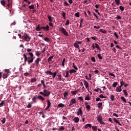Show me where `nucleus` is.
Listing matches in <instances>:
<instances>
[{"mask_svg": "<svg viewBox=\"0 0 131 131\" xmlns=\"http://www.w3.org/2000/svg\"><path fill=\"white\" fill-rule=\"evenodd\" d=\"M61 15L62 16V17L64 19H66V13L62 12Z\"/></svg>", "mask_w": 131, "mask_h": 131, "instance_id": "nucleus-43", "label": "nucleus"}, {"mask_svg": "<svg viewBox=\"0 0 131 131\" xmlns=\"http://www.w3.org/2000/svg\"><path fill=\"white\" fill-rule=\"evenodd\" d=\"M123 85H124V82L123 81V80H122V79H121L120 80V85L121 86H123Z\"/></svg>", "mask_w": 131, "mask_h": 131, "instance_id": "nucleus-32", "label": "nucleus"}, {"mask_svg": "<svg viewBox=\"0 0 131 131\" xmlns=\"http://www.w3.org/2000/svg\"><path fill=\"white\" fill-rule=\"evenodd\" d=\"M23 56L25 64H26V62H28L29 64H30V63H32L33 60L35 59V57H34L33 53L31 52L27 53L26 54H24Z\"/></svg>", "mask_w": 131, "mask_h": 131, "instance_id": "nucleus-1", "label": "nucleus"}, {"mask_svg": "<svg viewBox=\"0 0 131 131\" xmlns=\"http://www.w3.org/2000/svg\"><path fill=\"white\" fill-rule=\"evenodd\" d=\"M66 61V59L65 58H63L62 62V66H65V62Z\"/></svg>", "mask_w": 131, "mask_h": 131, "instance_id": "nucleus-47", "label": "nucleus"}, {"mask_svg": "<svg viewBox=\"0 0 131 131\" xmlns=\"http://www.w3.org/2000/svg\"><path fill=\"white\" fill-rule=\"evenodd\" d=\"M70 23L69 20L68 19L67 20L66 23L65 24L66 26H68V25Z\"/></svg>", "mask_w": 131, "mask_h": 131, "instance_id": "nucleus-60", "label": "nucleus"}, {"mask_svg": "<svg viewBox=\"0 0 131 131\" xmlns=\"http://www.w3.org/2000/svg\"><path fill=\"white\" fill-rule=\"evenodd\" d=\"M77 114L78 116H79V115L80 116H82V115L83 114V113H82V110H81V107H80L78 110V111L77 112Z\"/></svg>", "mask_w": 131, "mask_h": 131, "instance_id": "nucleus-7", "label": "nucleus"}, {"mask_svg": "<svg viewBox=\"0 0 131 131\" xmlns=\"http://www.w3.org/2000/svg\"><path fill=\"white\" fill-rule=\"evenodd\" d=\"M99 31H100V32H102V33H104V34H106V33H107V31L105 30H104L102 29H100L99 30Z\"/></svg>", "mask_w": 131, "mask_h": 131, "instance_id": "nucleus-20", "label": "nucleus"}, {"mask_svg": "<svg viewBox=\"0 0 131 131\" xmlns=\"http://www.w3.org/2000/svg\"><path fill=\"white\" fill-rule=\"evenodd\" d=\"M97 119L100 124H103L104 125L106 124V123L103 121V116H102V115L100 114L97 115Z\"/></svg>", "mask_w": 131, "mask_h": 131, "instance_id": "nucleus-5", "label": "nucleus"}, {"mask_svg": "<svg viewBox=\"0 0 131 131\" xmlns=\"http://www.w3.org/2000/svg\"><path fill=\"white\" fill-rule=\"evenodd\" d=\"M86 109L88 111L91 110V106L90 105L86 106Z\"/></svg>", "mask_w": 131, "mask_h": 131, "instance_id": "nucleus-57", "label": "nucleus"}, {"mask_svg": "<svg viewBox=\"0 0 131 131\" xmlns=\"http://www.w3.org/2000/svg\"><path fill=\"white\" fill-rule=\"evenodd\" d=\"M123 93H124L125 96H126V97H127V96L128 95V94H127V91H126V90H123Z\"/></svg>", "mask_w": 131, "mask_h": 131, "instance_id": "nucleus-31", "label": "nucleus"}, {"mask_svg": "<svg viewBox=\"0 0 131 131\" xmlns=\"http://www.w3.org/2000/svg\"><path fill=\"white\" fill-rule=\"evenodd\" d=\"M57 106L59 108H61V107H64L65 106V105L63 103H59L58 104Z\"/></svg>", "mask_w": 131, "mask_h": 131, "instance_id": "nucleus-35", "label": "nucleus"}, {"mask_svg": "<svg viewBox=\"0 0 131 131\" xmlns=\"http://www.w3.org/2000/svg\"><path fill=\"white\" fill-rule=\"evenodd\" d=\"M121 100H122L123 102H124V103H127L126 99H125V98H124V97L121 96Z\"/></svg>", "mask_w": 131, "mask_h": 131, "instance_id": "nucleus-26", "label": "nucleus"}, {"mask_svg": "<svg viewBox=\"0 0 131 131\" xmlns=\"http://www.w3.org/2000/svg\"><path fill=\"white\" fill-rule=\"evenodd\" d=\"M67 96H68V92H65L63 94V97L67 98Z\"/></svg>", "mask_w": 131, "mask_h": 131, "instance_id": "nucleus-41", "label": "nucleus"}, {"mask_svg": "<svg viewBox=\"0 0 131 131\" xmlns=\"http://www.w3.org/2000/svg\"><path fill=\"white\" fill-rule=\"evenodd\" d=\"M28 8L31 10V9H34V5H32L31 6H29Z\"/></svg>", "mask_w": 131, "mask_h": 131, "instance_id": "nucleus-45", "label": "nucleus"}, {"mask_svg": "<svg viewBox=\"0 0 131 131\" xmlns=\"http://www.w3.org/2000/svg\"><path fill=\"white\" fill-rule=\"evenodd\" d=\"M97 56L98 59H99V60H102V59H103V57H102V55H101V54H98L97 55Z\"/></svg>", "mask_w": 131, "mask_h": 131, "instance_id": "nucleus-38", "label": "nucleus"}, {"mask_svg": "<svg viewBox=\"0 0 131 131\" xmlns=\"http://www.w3.org/2000/svg\"><path fill=\"white\" fill-rule=\"evenodd\" d=\"M46 74H47L48 75H52V77L53 78H55V77H56V75H57V72H55L54 73L52 72L51 71H47L46 72H45Z\"/></svg>", "mask_w": 131, "mask_h": 131, "instance_id": "nucleus-6", "label": "nucleus"}, {"mask_svg": "<svg viewBox=\"0 0 131 131\" xmlns=\"http://www.w3.org/2000/svg\"><path fill=\"white\" fill-rule=\"evenodd\" d=\"M1 122L3 123V124H5L6 122V118H4L2 120Z\"/></svg>", "mask_w": 131, "mask_h": 131, "instance_id": "nucleus-52", "label": "nucleus"}, {"mask_svg": "<svg viewBox=\"0 0 131 131\" xmlns=\"http://www.w3.org/2000/svg\"><path fill=\"white\" fill-rule=\"evenodd\" d=\"M32 103L31 102H28V105L27 106V108H31L32 107Z\"/></svg>", "mask_w": 131, "mask_h": 131, "instance_id": "nucleus-34", "label": "nucleus"}, {"mask_svg": "<svg viewBox=\"0 0 131 131\" xmlns=\"http://www.w3.org/2000/svg\"><path fill=\"white\" fill-rule=\"evenodd\" d=\"M91 127H92V129L94 131L98 130V126H91Z\"/></svg>", "mask_w": 131, "mask_h": 131, "instance_id": "nucleus-22", "label": "nucleus"}, {"mask_svg": "<svg viewBox=\"0 0 131 131\" xmlns=\"http://www.w3.org/2000/svg\"><path fill=\"white\" fill-rule=\"evenodd\" d=\"M79 15H80L79 12H77L75 13V16H76V17H77L78 18H79L80 17Z\"/></svg>", "mask_w": 131, "mask_h": 131, "instance_id": "nucleus-61", "label": "nucleus"}, {"mask_svg": "<svg viewBox=\"0 0 131 131\" xmlns=\"http://www.w3.org/2000/svg\"><path fill=\"white\" fill-rule=\"evenodd\" d=\"M49 21V22H52L53 21V19H52V18H53L52 16H50V15H48L47 16Z\"/></svg>", "mask_w": 131, "mask_h": 131, "instance_id": "nucleus-29", "label": "nucleus"}, {"mask_svg": "<svg viewBox=\"0 0 131 131\" xmlns=\"http://www.w3.org/2000/svg\"><path fill=\"white\" fill-rule=\"evenodd\" d=\"M59 31L66 36H69V34L68 33V32L66 31V29H65V28L63 27L59 28Z\"/></svg>", "mask_w": 131, "mask_h": 131, "instance_id": "nucleus-4", "label": "nucleus"}, {"mask_svg": "<svg viewBox=\"0 0 131 131\" xmlns=\"http://www.w3.org/2000/svg\"><path fill=\"white\" fill-rule=\"evenodd\" d=\"M102 105H103V104L102 103V102L99 103L97 104L98 108H99V109H102Z\"/></svg>", "mask_w": 131, "mask_h": 131, "instance_id": "nucleus-25", "label": "nucleus"}, {"mask_svg": "<svg viewBox=\"0 0 131 131\" xmlns=\"http://www.w3.org/2000/svg\"><path fill=\"white\" fill-rule=\"evenodd\" d=\"M53 58H54V55L49 57V58L48 59V61L51 62V61H52V60L53 59Z\"/></svg>", "mask_w": 131, "mask_h": 131, "instance_id": "nucleus-33", "label": "nucleus"}, {"mask_svg": "<svg viewBox=\"0 0 131 131\" xmlns=\"http://www.w3.org/2000/svg\"><path fill=\"white\" fill-rule=\"evenodd\" d=\"M51 101H50V100L48 99L47 100V106L45 108V110H48V109H49V108H50V107L51 106Z\"/></svg>", "mask_w": 131, "mask_h": 131, "instance_id": "nucleus-9", "label": "nucleus"}, {"mask_svg": "<svg viewBox=\"0 0 131 131\" xmlns=\"http://www.w3.org/2000/svg\"><path fill=\"white\" fill-rule=\"evenodd\" d=\"M35 30H36V31H40V30H41V29L40 28V25H38V26L36 27Z\"/></svg>", "mask_w": 131, "mask_h": 131, "instance_id": "nucleus-18", "label": "nucleus"}, {"mask_svg": "<svg viewBox=\"0 0 131 131\" xmlns=\"http://www.w3.org/2000/svg\"><path fill=\"white\" fill-rule=\"evenodd\" d=\"M73 67L74 68V69H75V70H78V68H77V67H76L74 63H73Z\"/></svg>", "mask_w": 131, "mask_h": 131, "instance_id": "nucleus-59", "label": "nucleus"}, {"mask_svg": "<svg viewBox=\"0 0 131 131\" xmlns=\"http://www.w3.org/2000/svg\"><path fill=\"white\" fill-rule=\"evenodd\" d=\"M119 9L120 10H121V11H122V12H123V11H124V7L123 6H120L119 7Z\"/></svg>", "mask_w": 131, "mask_h": 131, "instance_id": "nucleus-51", "label": "nucleus"}, {"mask_svg": "<svg viewBox=\"0 0 131 131\" xmlns=\"http://www.w3.org/2000/svg\"><path fill=\"white\" fill-rule=\"evenodd\" d=\"M69 71H67L66 72V75L65 76L66 78H67V77H69Z\"/></svg>", "mask_w": 131, "mask_h": 131, "instance_id": "nucleus-46", "label": "nucleus"}, {"mask_svg": "<svg viewBox=\"0 0 131 131\" xmlns=\"http://www.w3.org/2000/svg\"><path fill=\"white\" fill-rule=\"evenodd\" d=\"M41 53H39L38 51H36V55L37 57H39V55H41Z\"/></svg>", "mask_w": 131, "mask_h": 131, "instance_id": "nucleus-56", "label": "nucleus"}, {"mask_svg": "<svg viewBox=\"0 0 131 131\" xmlns=\"http://www.w3.org/2000/svg\"><path fill=\"white\" fill-rule=\"evenodd\" d=\"M95 48L98 50V51H101V48H100V46H99V45L97 44V43H95Z\"/></svg>", "mask_w": 131, "mask_h": 131, "instance_id": "nucleus-19", "label": "nucleus"}, {"mask_svg": "<svg viewBox=\"0 0 131 131\" xmlns=\"http://www.w3.org/2000/svg\"><path fill=\"white\" fill-rule=\"evenodd\" d=\"M69 72L71 74H72V73H76V70L74 69L70 70Z\"/></svg>", "mask_w": 131, "mask_h": 131, "instance_id": "nucleus-23", "label": "nucleus"}, {"mask_svg": "<svg viewBox=\"0 0 131 131\" xmlns=\"http://www.w3.org/2000/svg\"><path fill=\"white\" fill-rule=\"evenodd\" d=\"M92 39H93V40H98V38L96 36H92L91 37Z\"/></svg>", "mask_w": 131, "mask_h": 131, "instance_id": "nucleus-54", "label": "nucleus"}, {"mask_svg": "<svg viewBox=\"0 0 131 131\" xmlns=\"http://www.w3.org/2000/svg\"><path fill=\"white\" fill-rule=\"evenodd\" d=\"M84 85H85L86 89L89 88V82L85 81V80H83Z\"/></svg>", "mask_w": 131, "mask_h": 131, "instance_id": "nucleus-15", "label": "nucleus"}, {"mask_svg": "<svg viewBox=\"0 0 131 131\" xmlns=\"http://www.w3.org/2000/svg\"><path fill=\"white\" fill-rule=\"evenodd\" d=\"M110 98H111V100H112V101H114V99H115V97L114 96V95H111Z\"/></svg>", "mask_w": 131, "mask_h": 131, "instance_id": "nucleus-50", "label": "nucleus"}, {"mask_svg": "<svg viewBox=\"0 0 131 131\" xmlns=\"http://www.w3.org/2000/svg\"><path fill=\"white\" fill-rule=\"evenodd\" d=\"M37 98L39 100H41V101H45V98H43L41 95L37 96Z\"/></svg>", "mask_w": 131, "mask_h": 131, "instance_id": "nucleus-16", "label": "nucleus"}, {"mask_svg": "<svg viewBox=\"0 0 131 131\" xmlns=\"http://www.w3.org/2000/svg\"><path fill=\"white\" fill-rule=\"evenodd\" d=\"M114 35H115V37H116V38H119V36L118 35V34H117V33L116 32H115L114 33Z\"/></svg>", "mask_w": 131, "mask_h": 131, "instance_id": "nucleus-49", "label": "nucleus"}, {"mask_svg": "<svg viewBox=\"0 0 131 131\" xmlns=\"http://www.w3.org/2000/svg\"><path fill=\"white\" fill-rule=\"evenodd\" d=\"M73 120L75 123H78V122H79V118H78V117H75Z\"/></svg>", "mask_w": 131, "mask_h": 131, "instance_id": "nucleus-11", "label": "nucleus"}, {"mask_svg": "<svg viewBox=\"0 0 131 131\" xmlns=\"http://www.w3.org/2000/svg\"><path fill=\"white\" fill-rule=\"evenodd\" d=\"M64 129H65V127L61 126L59 127L58 130H64Z\"/></svg>", "mask_w": 131, "mask_h": 131, "instance_id": "nucleus-40", "label": "nucleus"}, {"mask_svg": "<svg viewBox=\"0 0 131 131\" xmlns=\"http://www.w3.org/2000/svg\"><path fill=\"white\" fill-rule=\"evenodd\" d=\"M1 4L2 5V6H4V7H5V6H6V4H7V1H5V0H2L1 1Z\"/></svg>", "mask_w": 131, "mask_h": 131, "instance_id": "nucleus-17", "label": "nucleus"}, {"mask_svg": "<svg viewBox=\"0 0 131 131\" xmlns=\"http://www.w3.org/2000/svg\"><path fill=\"white\" fill-rule=\"evenodd\" d=\"M40 95H42L43 97H49L51 95V92L47 90H44L43 92H39Z\"/></svg>", "mask_w": 131, "mask_h": 131, "instance_id": "nucleus-3", "label": "nucleus"}, {"mask_svg": "<svg viewBox=\"0 0 131 131\" xmlns=\"http://www.w3.org/2000/svg\"><path fill=\"white\" fill-rule=\"evenodd\" d=\"M78 92H79V89H78L76 91H71V94L73 95H76L78 94Z\"/></svg>", "mask_w": 131, "mask_h": 131, "instance_id": "nucleus-13", "label": "nucleus"}, {"mask_svg": "<svg viewBox=\"0 0 131 131\" xmlns=\"http://www.w3.org/2000/svg\"><path fill=\"white\" fill-rule=\"evenodd\" d=\"M74 47L75 48H76L78 50H79V45H78V43L75 42L74 43Z\"/></svg>", "mask_w": 131, "mask_h": 131, "instance_id": "nucleus-21", "label": "nucleus"}, {"mask_svg": "<svg viewBox=\"0 0 131 131\" xmlns=\"http://www.w3.org/2000/svg\"><path fill=\"white\" fill-rule=\"evenodd\" d=\"M108 74H109V75H110L111 76H113V77H114V78L116 77L115 76V75L114 74H113V73H109Z\"/></svg>", "mask_w": 131, "mask_h": 131, "instance_id": "nucleus-63", "label": "nucleus"}, {"mask_svg": "<svg viewBox=\"0 0 131 131\" xmlns=\"http://www.w3.org/2000/svg\"><path fill=\"white\" fill-rule=\"evenodd\" d=\"M45 30H47V31H49L50 30V27H49V25H47L45 27Z\"/></svg>", "mask_w": 131, "mask_h": 131, "instance_id": "nucleus-53", "label": "nucleus"}, {"mask_svg": "<svg viewBox=\"0 0 131 131\" xmlns=\"http://www.w3.org/2000/svg\"><path fill=\"white\" fill-rule=\"evenodd\" d=\"M40 61H41V58H36V59L35 60V63L36 66H38V64L39 63V62H40Z\"/></svg>", "mask_w": 131, "mask_h": 131, "instance_id": "nucleus-8", "label": "nucleus"}, {"mask_svg": "<svg viewBox=\"0 0 131 131\" xmlns=\"http://www.w3.org/2000/svg\"><path fill=\"white\" fill-rule=\"evenodd\" d=\"M3 77L4 79H5V78H7L8 77V74H4Z\"/></svg>", "mask_w": 131, "mask_h": 131, "instance_id": "nucleus-48", "label": "nucleus"}, {"mask_svg": "<svg viewBox=\"0 0 131 131\" xmlns=\"http://www.w3.org/2000/svg\"><path fill=\"white\" fill-rule=\"evenodd\" d=\"M44 40L45 41H50V39L48 37H45L44 38Z\"/></svg>", "mask_w": 131, "mask_h": 131, "instance_id": "nucleus-62", "label": "nucleus"}, {"mask_svg": "<svg viewBox=\"0 0 131 131\" xmlns=\"http://www.w3.org/2000/svg\"><path fill=\"white\" fill-rule=\"evenodd\" d=\"M115 2L117 6H119V5H120V0H115Z\"/></svg>", "mask_w": 131, "mask_h": 131, "instance_id": "nucleus-28", "label": "nucleus"}, {"mask_svg": "<svg viewBox=\"0 0 131 131\" xmlns=\"http://www.w3.org/2000/svg\"><path fill=\"white\" fill-rule=\"evenodd\" d=\"M113 120H114V121L116 122V123H118L119 125H122V124H121L120 122H119V121L117 120V119H116V118H113Z\"/></svg>", "mask_w": 131, "mask_h": 131, "instance_id": "nucleus-12", "label": "nucleus"}, {"mask_svg": "<svg viewBox=\"0 0 131 131\" xmlns=\"http://www.w3.org/2000/svg\"><path fill=\"white\" fill-rule=\"evenodd\" d=\"M85 100L86 101H90L91 100V97H90V95H88L85 97Z\"/></svg>", "mask_w": 131, "mask_h": 131, "instance_id": "nucleus-30", "label": "nucleus"}, {"mask_svg": "<svg viewBox=\"0 0 131 131\" xmlns=\"http://www.w3.org/2000/svg\"><path fill=\"white\" fill-rule=\"evenodd\" d=\"M115 19H116V20H121V16H120V15H117V17H115Z\"/></svg>", "mask_w": 131, "mask_h": 131, "instance_id": "nucleus-39", "label": "nucleus"}, {"mask_svg": "<svg viewBox=\"0 0 131 131\" xmlns=\"http://www.w3.org/2000/svg\"><path fill=\"white\" fill-rule=\"evenodd\" d=\"M99 98H106V97L105 96H104L103 95H102V94H100V95H99Z\"/></svg>", "mask_w": 131, "mask_h": 131, "instance_id": "nucleus-64", "label": "nucleus"}, {"mask_svg": "<svg viewBox=\"0 0 131 131\" xmlns=\"http://www.w3.org/2000/svg\"><path fill=\"white\" fill-rule=\"evenodd\" d=\"M4 105H5V101H2L0 103V107H3L4 106Z\"/></svg>", "mask_w": 131, "mask_h": 131, "instance_id": "nucleus-44", "label": "nucleus"}, {"mask_svg": "<svg viewBox=\"0 0 131 131\" xmlns=\"http://www.w3.org/2000/svg\"><path fill=\"white\" fill-rule=\"evenodd\" d=\"M91 61H92V62H96V58H95V57H92L91 58Z\"/></svg>", "mask_w": 131, "mask_h": 131, "instance_id": "nucleus-58", "label": "nucleus"}, {"mask_svg": "<svg viewBox=\"0 0 131 131\" xmlns=\"http://www.w3.org/2000/svg\"><path fill=\"white\" fill-rule=\"evenodd\" d=\"M85 128H88V127H92V124H86L84 126Z\"/></svg>", "mask_w": 131, "mask_h": 131, "instance_id": "nucleus-27", "label": "nucleus"}, {"mask_svg": "<svg viewBox=\"0 0 131 131\" xmlns=\"http://www.w3.org/2000/svg\"><path fill=\"white\" fill-rule=\"evenodd\" d=\"M78 99L79 101H81V102H83V97L82 96L78 97Z\"/></svg>", "mask_w": 131, "mask_h": 131, "instance_id": "nucleus-36", "label": "nucleus"}, {"mask_svg": "<svg viewBox=\"0 0 131 131\" xmlns=\"http://www.w3.org/2000/svg\"><path fill=\"white\" fill-rule=\"evenodd\" d=\"M72 104H75L76 103V100L75 99V98H73L71 100V101H70Z\"/></svg>", "mask_w": 131, "mask_h": 131, "instance_id": "nucleus-24", "label": "nucleus"}, {"mask_svg": "<svg viewBox=\"0 0 131 131\" xmlns=\"http://www.w3.org/2000/svg\"><path fill=\"white\" fill-rule=\"evenodd\" d=\"M38 99L37 95H36L32 98V100L34 103H36V99Z\"/></svg>", "mask_w": 131, "mask_h": 131, "instance_id": "nucleus-14", "label": "nucleus"}, {"mask_svg": "<svg viewBox=\"0 0 131 131\" xmlns=\"http://www.w3.org/2000/svg\"><path fill=\"white\" fill-rule=\"evenodd\" d=\"M57 77H58V79L59 80L62 79V75L61 74L57 75Z\"/></svg>", "mask_w": 131, "mask_h": 131, "instance_id": "nucleus-55", "label": "nucleus"}, {"mask_svg": "<svg viewBox=\"0 0 131 131\" xmlns=\"http://www.w3.org/2000/svg\"><path fill=\"white\" fill-rule=\"evenodd\" d=\"M22 39H24V40H25V41H27L28 42L30 40H31V37L29 34L25 33L24 35L22 36Z\"/></svg>", "mask_w": 131, "mask_h": 131, "instance_id": "nucleus-2", "label": "nucleus"}, {"mask_svg": "<svg viewBox=\"0 0 131 131\" xmlns=\"http://www.w3.org/2000/svg\"><path fill=\"white\" fill-rule=\"evenodd\" d=\"M31 82H36V78H34L31 79Z\"/></svg>", "mask_w": 131, "mask_h": 131, "instance_id": "nucleus-42", "label": "nucleus"}, {"mask_svg": "<svg viewBox=\"0 0 131 131\" xmlns=\"http://www.w3.org/2000/svg\"><path fill=\"white\" fill-rule=\"evenodd\" d=\"M117 84H118V83L117 82H114V83L113 84V88H116Z\"/></svg>", "mask_w": 131, "mask_h": 131, "instance_id": "nucleus-37", "label": "nucleus"}, {"mask_svg": "<svg viewBox=\"0 0 131 131\" xmlns=\"http://www.w3.org/2000/svg\"><path fill=\"white\" fill-rule=\"evenodd\" d=\"M121 88L122 87L121 86L117 87L116 89V92H117L118 93H120V92L122 91V89H121Z\"/></svg>", "mask_w": 131, "mask_h": 131, "instance_id": "nucleus-10", "label": "nucleus"}]
</instances>
